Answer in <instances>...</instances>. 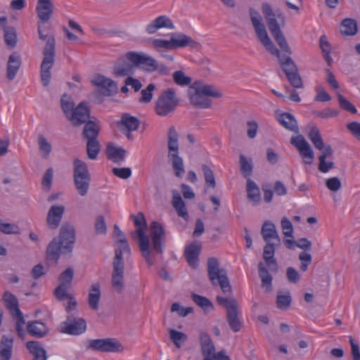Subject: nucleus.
Returning a JSON list of instances; mask_svg holds the SVG:
<instances>
[{"label":"nucleus","instance_id":"4","mask_svg":"<svg viewBox=\"0 0 360 360\" xmlns=\"http://www.w3.org/2000/svg\"><path fill=\"white\" fill-rule=\"evenodd\" d=\"M39 38L46 41L43 49V60L40 67L41 79L44 86H48L51 82V75L50 70L53 65L56 55L55 39L53 35L44 34L40 26L38 27Z\"/></svg>","mask_w":360,"mask_h":360},{"label":"nucleus","instance_id":"13","mask_svg":"<svg viewBox=\"0 0 360 360\" xmlns=\"http://www.w3.org/2000/svg\"><path fill=\"white\" fill-rule=\"evenodd\" d=\"M200 347L203 360H230L224 351L215 354V347L210 336L204 332L200 333Z\"/></svg>","mask_w":360,"mask_h":360},{"label":"nucleus","instance_id":"52","mask_svg":"<svg viewBox=\"0 0 360 360\" xmlns=\"http://www.w3.org/2000/svg\"><path fill=\"white\" fill-rule=\"evenodd\" d=\"M38 144L42 158H48L52 148L51 143L47 141L44 136L39 135L38 137Z\"/></svg>","mask_w":360,"mask_h":360},{"label":"nucleus","instance_id":"44","mask_svg":"<svg viewBox=\"0 0 360 360\" xmlns=\"http://www.w3.org/2000/svg\"><path fill=\"white\" fill-rule=\"evenodd\" d=\"M307 136L316 149L322 150L323 148V141L321 138L320 131L316 127H311Z\"/></svg>","mask_w":360,"mask_h":360},{"label":"nucleus","instance_id":"18","mask_svg":"<svg viewBox=\"0 0 360 360\" xmlns=\"http://www.w3.org/2000/svg\"><path fill=\"white\" fill-rule=\"evenodd\" d=\"M170 37L173 50L186 46H190L193 49H198L200 46V43L181 32L172 33Z\"/></svg>","mask_w":360,"mask_h":360},{"label":"nucleus","instance_id":"8","mask_svg":"<svg viewBox=\"0 0 360 360\" xmlns=\"http://www.w3.org/2000/svg\"><path fill=\"white\" fill-rule=\"evenodd\" d=\"M250 16L255 32L261 43L266 50L279 59L282 56L281 55L279 50L276 47L271 39L269 37L264 25L262 22V18L259 13L253 8H250Z\"/></svg>","mask_w":360,"mask_h":360},{"label":"nucleus","instance_id":"21","mask_svg":"<svg viewBox=\"0 0 360 360\" xmlns=\"http://www.w3.org/2000/svg\"><path fill=\"white\" fill-rule=\"evenodd\" d=\"M174 27V23L167 15H160L146 25V31L148 34H152L161 28L173 30Z\"/></svg>","mask_w":360,"mask_h":360},{"label":"nucleus","instance_id":"49","mask_svg":"<svg viewBox=\"0 0 360 360\" xmlns=\"http://www.w3.org/2000/svg\"><path fill=\"white\" fill-rule=\"evenodd\" d=\"M100 151V144L96 139L87 140L86 152L89 159L95 160Z\"/></svg>","mask_w":360,"mask_h":360},{"label":"nucleus","instance_id":"23","mask_svg":"<svg viewBox=\"0 0 360 360\" xmlns=\"http://www.w3.org/2000/svg\"><path fill=\"white\" fill-rule=\"evenodd\" d=\"M21 64L22 59L18 53L13 52L10 55L6 67V77L8 80H13L21 66Z\"/></svg>","mask_w":360,"mask_h":360},{"label":"nucleus","instance_id":"19","mask_svg":"<svg viewBox=\"0 0 360 360\" xmlns=\"http://www.w3.org/2000/svg\"><path fill=\"white\" fill-rule=\"evenodd\" d=\"M65 210V207L63 205H53L51 206L46 217V223L49 229H56L59 226Z\"/></svg>","mask_w":360,"mask_h":360},{"label":"nucleus","instance_id":"36","mask_svg":"<svg viewBox=\"0 0 360 360\" xmlns=\"http://www.w3.org/2000/svg\"><path fill=\"white\" fill-rule=\"evenodd\" d=\"M127 151L119 147L108 145L106 148L108 158L115 163H120L125 158Z\"/></svg>","mask_w":360,"mask_h":360},{"label":"nucleus","instance_id":"32","mask_svg":"<svg viewBox=\"0 0 360 360\" xmlns=\"http://www.w3.org/2000/svg\"><path fill=\"white\" fill-rule=\"evenodd\" d=\"M271 35L274 37L275 41L278 44L280 48L285 53L290 54L291 49L285 39V36L282 33L279 25L269 28Z\"/></svg>","mask_w":360,"mask_h":360},{"label":"nucleus","instance_id":"10","mask_svg":"<svg viewBox=\"0 0 360 360\" xmlns=\"http://www.w3.org/2000/svg\"><path fill=\"white\" fill-rule=\"evenodd\" d=\"M218 304L226 309V320L230 328L235 333L238 332L242 323L238 318V307L236 299L217 297Z\"/></svg>","mask_w":360,"mask_h":360},{"label":"nucleus","instance_id":"34","mask_svg":"<svg viewBox=\"0 0 360 360\" xmlns=\"http://www.w3.org/2000/svg\"><path fill=\"white\" fill-rule=\"evenodd\" d=\"M258 273L261 279L262 287L269 292L272 289L273 277L262 262L258 264Z\"/></svg>","mask_w":360,"mask_h":360},{"label":"nucleus","instance_id":"54","mask_svg":"<svg viewBox=\"0 0 360 360\" xmlns=\"http://www.w3.org/2000/svg\"><path fill=\"white\" fill-rule=\"evenodd\" d=\"M53 177V169L50 167L45 172L41 181V186L44 191L49 192L51 190Z\"/></svg>","mask_w":360,"mask_h":360},{"label":"nucleus","instance_id":"61","mask_svg":"<svg viewBox=\"0 0 360 360\" xmlns=\"http://www.w3.org/2000/svg\"><path fill=\"white\" fill-rule=\"evenodd\" d=\"M290 84L295 89L303 88V83L298 70L286 75Z\"/></svg>","mask_w":360,"mask_h":360},{"label":"nucleus","instance_id":"27","mask_svg":"<svg viewBox=\"0 0 360 360\" xmlns=\"http://www.w3.org/2000/svg\"><path fill=\"white\" fill-rule=\"evenodd\" d=\"M27 333L32 337L41 338L49 333L48 327L39 321H29L27 326Z\"/></svg>","mask_w":360,"mask_h":360},{"label":"nucleus","instance_id":"25","mask_svg":"<svg viewBox=\"0 0 360 360\" xmlns=\"http://www.w3.org/2000/svg\"><path fill=\"white\" fill-rule=\"evenodd\" d=\"M201 245L194 242L188 245L184 251L187 262L192 268H195L198 264V256L200 253Z\"/></svg>","mask_w":360,"mask_h":360},{"label":"nucleus","instance_id":"12","mask_svg":"<svg viewBox=\"0 0 360 360\" xmlns=\"http://www.w3.org/2000/svg\"><path fill=\"white\" fill-rule=\"evenodd\" d=\"M86 321L83 318L69 314L65 321L60 323L59 332L70 335H80L86 332Z\"/></svg>","mask_w":360,"mask_h":360},{"label":"nucleus","instance_id":"15","mask_svg":"<svg viewBox=\"0 0 360 360\" xmlns=\"http://www.w3.org/2000/svg\"><path fill=\"white\" fill-rule=\"evenodd\" d=\"M290 143L297 148L306 164L310 165L313 162L314 151L302 135L299 134L296 136H292Z\"/></svg>","mask_w":360,"mask_h":360},{"label":"nucleus","instance_id":"30","mask_svg":"<svg viewBox=\"0 0 360 360\" xmlns=\"http://www.w3.org/2000/svg\"><path fill=\"white\" fill-rule=\"evenodd\" d=\"M278 122L286 129L295 133L299 132V127L295 117L289 112H283L277 118Z\"/></svg>","mask_w":360,"mask_h":360},{"label":"nucleus","instance_id":"5","mask_svg":"<svg viewBox=\"0 0 360 360\" xmlns=\"http://www.w3.org/2000/svg\"><path fill=\"white\" fill-rule=\"evenodd\" d=\"M115 257L112 261V273L111 284L117 292H122L124 289V257L131 255L129 245H115Z\"/></svg>","mask_w":360,"mask_h":360},{"label":"nucleus","instance_id":"1","mask_svg":"<svg viewBox=\"0 0 360 360\" xmlns=\"http://www.w3.org/2000/svg\"><path fill=\"white\" fill-rule=\"evenodd\" d=\"M131 217L134 219L135 226H138L136 234L142 256L148 266H153L155 264V253L163 252L165 238L164 228L158 221H153L150 224L149 236L152 241L153 249H151L148 237L145 234L147 224L143 214L139 212L136 216L131 215Z\"/></svg>","mask_w":360,"mask_h":360},{"label":"nucleus","instance_id":"45","mask_svg":"<svg viewBox=\"0 0 360 360\" xmlns=\"http://www.w3.org/2000/svg\"><path fill=\"white\" fill-rule=\"evenodd\" d=\"M239 164L241 174L248 180L252 173L253 165L252 160H248L244 155H240Z\"/></svg>","mask_w":360,"mask_h":360},{"label":"nucleus","instance_id":"31","mask_svg":"<svg viewBox=\"0 0 360 360\" xmlns=\"http://www.w3.org/2000/svg\"><path fill=\"white\" fill-rule=\"evenodd\" d=\"M26 347L30 353L33 355V360L47 359L46 352L39 342L35 340L28 341L26 343Z\"/></svg>","mask_w":360,"mask_h":360},{"label":"nucleus","instance_id":"53","mask_svg":"<svg viewBox=\"0 0 360 360\" xmlns=\"http://www.w3.org/2000/svg\"><path fill=\"white\" fill-rule=\"evenodd\" d=\"M69 286L65 285L64 284H60L53 291L55 297L59 301H63L68 300L72 295L68 292Z\"/></svg>","mask_w":360,"mask_h":360},{"label":"nucleus","instance_id":"39","mask_svg":"<svg viewBox=\"0 0 360 360\" xmlns=\"http://www.w3.org/2000/svg\"><path fill=\"white\" fill-rule=\"evenodd\" d=\"M4 300L7 309L12 316L22 313L18 307V300L14 295L9 292H5L4 294Z\"/></svg>","mask_w":360,"mask_h":360},{"label":"nucleus","instance_id":"42","mask_svg":"<svg viewBox=\"0 0 360 360\" xmlns=\"http://www.w3.org/2000/svg\"><path fill=\"white\" fill-rule=\"evenodd\" d=\"M73 165L74 177H91L87 165L84 162L77 158L74 160Z\"/></svg>","mask_w":360,"mask_h":360},{"label":"nucleus","instance_id":"11","mask_svg":"<svg viewBox=\"0 0 360 360\" xmlns=\"http://www.w3.org/2000/svg\"><path fill=\"white\" fill-rule=\"evenodd\" d=\"M86 349L105 353L122 352L124 349L122 344L112 338L90 340Z\"/></svg>","mask_w":360,"mask_h":360},{"label":"nucleus","instance_id":"46","mask_svg":"<svg viewBox=\"0 0 360 360\" xmlns=\"http://www.w3.org/2000/svg\"><path fill=\"white\" fill-rule=\"evenodd\" d=\"M262 13L266 20L268 27H275L278 25L276 19V14L274 13L271 6L269 4H263L262 7Z\"/></svg>","mask_w":360,"mask_h":360},{"label":"nucleus","instance_id":"9","mask_svg":"<svg viewBox=\"0 0 360 360\" xmlns=\"http://www.w3.org/2000/svg\"><path fill=\"white\" fill-rule=\"evenodd\" d=\"M179 100L175 90L168 88L164 90L155 102V111L162 117L168 116L174 112L179 105Z\"/></svg>","mask_w":360,"mask_h":360},{"label":"nucleus","instance_id":"57","mask_svg":"<svg viewBox=\"0 0 360 360\" xmlns=\"http://www.w3.org/2000/svg\"><path fill=\"white\" fill-rule=\"evenodd\" d=\"M114 240L115 245H129L125 234L117 224L114 225Z\"/></svg>","mask_w":360,"mask_h":360},{"label":"nucleus","instance_id":"60","mask_svg":"<svg viewBox=\"0 0 360 360\" xmlns=\"http://www.w3.org/2000/svg\"><path fill=\"white\" fill-rule=\"evenodd\" d=\"M74 276V271L72 268L68 267L64 271H63L59 276L60 284H64L68 285L71 284Z\"/></svg>","mask_w":360,"mask_h":360},{"label":"nucleus","instance_id":"16","mask_svg":"<svg viewBox=\"0 0 360 360\" xmlns=\"http://www.w3.org/2000/svg\"><path fill=\"white\" fill-rule=\"evenodd\" d=\"M92 84L97 86L98 91L103 96H110L117 92L116 82L101 75H97L92 80Z\"/></svg>","mask_w":360,"mask_h":360},{"label":"nucleus","instance_id":"20","mask_svg":"<svg viewBox=\"0 0 360 360\" xmlns=\"http://www.w3.org/2000/svg\"><path fill=\"white\" fill-rule=\"evenodd\" d=\"M53 10L54 6L51 0H37L36 11L42 22H46L50 20Z\"/></svg>","mask_w":360,"mask_h":360},{"label":"nucleus","instance_id":"28","mask_svg":"<svg viewBox=\"0 0 360 360\" xmlns=\"http://www.w3.org/2000/svg\"><path fill=\"white\" fill-rule=\"evenodd\" d=\"M172 206L176 212L179 217L188 219V213L186 207V205L182 200V198L176 190L172 191Z\"/></svg>","mask_w":360,"mask_h":360},{"label":"nucleus","instance_id":"29","mask_svg":"<svg viewBox=\"0 0 360 360\" xmlns=\"http://www.w3.org/2000/svg\"><path fill=\"white\" fill-rule=\"evenodd\" d=\"M13 347V338L3 335L0 342V360H11Z\"/></svg>","mask_w":360,"mask_h":360},{"label":"nucleus","instance_id":"41","mask_svg":"<svg viewBox=\"0 0 360 360\" xmlns=\"http://www.w3.org/2000/svg\"><path fill=\"white\" fill-rule=\"evenodd\" d=\"M278 61L285 75L298 70L296 64L289 56H282Z\"/></svg>","mask_w":360,"mask_h":360},{"label":"nucleus","instance_id":"55","mask_svg":"<svg viewBox=\"0 0 360 360\" xmlns=\"http://www.w3.org/2000/svg\"><path fill=\"white\" fill-rule=\"evenodd\" d=\"M155 89V86L153 84H150L147 86L145 89L141 91V96L139 99V101L141 103H148L151 101L153 98V91Z\"/></svg>","mask_w":360,"mask_h":360},{"label":"nucleus","instance_id":"2","mask_svg":"<svg viewBox=\"0 0 360 360\" xmlns=\"http://www.w3.org/2000/svg\"><path fill=\"white\" fill-rule=\"evenodd\" d=\"M75 241V230L70 224H63L60 229L59 238H54L46 248V258L57 262L61 251L70 253Z\"/></svg>","mask_w":360,"mask_h":360},{"label":"nucleus","instance_id":"50","mask_svg":"<svg viewBox=\"0 0 360 360\" xmlns=\"http://www.w3.org/2000/svg\"><path fill=\"white\" fill-rule=\"evenodd\" d=\"M193 301L205 311H209L213 308L212 303L205 297L195 293L191 295Z\"/></svg>","mask_w":360,"mask_h":360},{"label":"nucleus","instance_id":"33","mask_svg":"<svg viewBox=\"0 0 360 360\" xmlns=\"http://www.w3.org/2000/svg\"><path fill=\"white\" fill-rule=\"evenodd\" d=\"M101 285L99 283H95L90 287L89 292L88 304L89 307L93 310L98 309V303L101 299Z\"/></svg>","mask_w":360,"mask_h":360},{"label":"nucleus","instance_id":"40","mask_svg":"<svg viewBox=\"0 0 360 360\" xmlns=\"http://www.w3.org/2000/svg\"><path fill=\"white\" fill-rule=\"evenodd\" d=\"M340 33L345 36H353L357 32V24L355 20L346 18L340 25Z\"/></svg>","mask_w":360,"mask_h":360},{"label":"nucleus","instance_id":"56","mask_svg":"<svg viewBox=\"0 0 360 360\" xmlns=\"http://www.w3.org/2000/svg\"><path fill=\"white\" fill-rule=\"evenodd\" d=\"M205 182L212 188L216 186V181L213 171L206 165L202 166Z\"/></svg>","mask_w":360,"mask_h":360},{"label":"nucleus","instance_id":"24","mask_svg":"<svg viewBox=\"0 0 360 360\" xmlns=\"http://www.w3.org/2000/svg\"><path fill=\"white\" fill-rule=\"evenodd\" d=\"M276 243H266L264 247L263 258L269 269L273 272H277L278 266L277 261L274 257L275 245Z\"/></svg>","mask_w":360,"mask_h":360},{"label":"nucleus","instance_id":"26","mask_svg":"<svg viewBox=\"0 0 360 360\" xmlns=\"http://www.w3.org/2000/svg\"><path fill=\"white\" fill-rule=\"evenodd\" d=\"M261 234L266 243H271V240H276L278 245L280 244V238L275 225L270 221H265L261 229Z\"/></svg>","mask_w":360,"mask_h":360},{"label":"nucleus","instance_id":"14","mask_svg":"<svg viewBox=\"0 0 360 360\" xmlns=\"http://www.w3.org/2000/svg\"><path fill=\"white\" fill-rule=\"evenodd\" d=\"M126 58L136 67L141 68L147 72H154L157 60L153 57L143 52L129 51L126 53Z\"/></svg>","mask_w":360,"mask_h":360},{"label":"nucleus","instance_id":"59","mask_svg":"<svg viewBox=\"0 0 360 360\" xmlns=\"http://www.w3.org/2000/svg\"><path fill=\"white\" fill-rule=\"evenodd\" d=\"M338 100L339 102V105L340 108L346 111L350 112L352 113H356L357 110L356 107L351 103L349 101H347L342 95L340 93L337 94Z\"/></svg>","mask_w":360,"mask_h":360},{"label":"nucleus","instance_id":"38","mask_svg":"<svg viewBox=\"0 0 360 360\" xmlns=\"http://www.w3.org/2000/svg\"><path fill=\"white\" fill-rule=\"evenodd\" d=\"M247 196L249 200L252 202L254 205H257L260 202L261 195L259 187L250 179L247 181Z\"/></svg>","mask_w":360,"mask_h":360},{"label":"nucleus","instance_id":"6","mask_svg":"<svg viewBox=\"0 0 360 360\" xmlns=\"http://www.w3.org/2000/svg\"><path fill=\"white\" fill-rule=\"evenodd\" d=\"M168 158L171 161L174 174L181 177L185 173L184 160L179 156V134L174 126H171L167 131Z\"/></svg>","mask_w":360,"mask_h":360},{"label":"nucleus","instance_id":"48","mask_svg":"<svg viewBox=\"0 0 360 360\" xmlns=\"http://www.w3.org/2000/svg\"><path fill=\"white\" fill-rule=\"evenodd\" d=\"M172 78L176 84L181 86H188L192 82L191 77L186 76L182 70L174 72Z\"/></svg>","mask_w":360,"mask_h":360},{"label":"nucleus","instance_id":"64","mask_svg":"<svg viewBox=\"0 0 360 360\" xmlns=\"http://www.w3.org/2000/svg\"><path fill=\"white\" fill-rule=\"evenodd\" d=\"M281 226L282 228L284 236L290 238L293 237V226L290 219H288L287 217L282 218L281 221Z\"/></svg>","mask_w":360,"mask_h":360},{"label":"nucleus","instance_id":"35","mask_svg":"<svg viewBox=\"0 0 360 360\" xmlns=\"http://www.w3.org/2000/svg\"><path fill=\"white\" fill-rule=\"evenodd\" d=\"M119 125L122 131H135L139 126V120L134 116L124 114L122 115Z\"/></svg>","mask_w":360,"mask_h":360},{"label":"nucleus","instance_id":"37","mask_svg":"<svg viewBox=\"0 0 360 360\" xmlns=\"http://www.w3.org/2000/svg\"><path fill=\"white\" fill-rule=\"evenodd\" d=\"M100 131L98 124L94 121H88L85 123L82 135L87 140L96 139Z\"/></svg>","mask_w":360,"mask_h":360},{"label":"nucleus","instance_id":"7","mask_svg":"<svg viewBox=\"0 0 360 360\" xmlns=\"http://www.w3.org/2000/svg\"><path fill=\"white\" fill-rule=\"evenodd\" d=\"M207 274L210 281L214 286H219L224 293L230 292L231 286L226 269L219 267L217 258L207 259Z\"/></svg>","mask_w":360,"mask_h":360},{"label":"nucleus","instance_id":"58","mask_svg":"<svg viewBox=\"0 0 360 360\" xmlns=\"http://www.w3.org/2000/svg\"><path fill=\"white\" fill-rule=\"evenodd\" d=\"M291 303V296L290 292L285 295L278 294L276 299L277 307L280 309H287Z\"/></svg>","mask_w":360,"mask_h":360},{"label":"nucleus","instance_id":"51","mask_svg":"<svg viewBox=\"0 0 360 360\" xmlns=\"http://www.w3.org/2000/svg\"><path fill=\"white\" fill-rule=\"evenodd\" d=\"M4 41L7 46L14 48L17 44V34L13 27L4 29Z\"/></svg>","mask_w":360,"mask_h":360},{"label":"nucleus","instance_id":"63","mask_svg":"<svg viewBox=\"0 0 360 360\" xmlns=\"http://www.w3.org/2000/svg\"><path fill=\"white\" fill-rule=\"evenodd\" d=\"M0 231L5 234H18L20 233L17 225L1 221L0 222Z\"/></svg>","mask_w":360,"mask_h":360},{"label":"nucleus","instance_id":"62","mask_svg":"<svg viewBox=\"0 0 360 360\" xmlns=\"http://www.w3.org/2000/svg\"><path fill=\"white\" fill-rule=\"evenodd\" d=\"M169 334L170 339L178 348L181 347L180 342L185 341L187 339L186 334L174 329L169 330Z\"/></svg>","mask_w":360,"mask_h":360},{"label":"nucleus","instance_id":"3","mask_svg":"<svg viewBox=\"0 0 360 360\" xmlns=\"http://www.w3.org/2000/svg\"><path fill=\"white\" fill-rule=\"evenodd\" d=\"M188 95L192 105L202 108L211 106V100L207 97L219 98L221 94L212 85L195 81L188 89Z\"/></svg>","mask_w":360,"mask_h":360},{"label":"nucleus","instance_id":"43","mask_svg":"<svg viewBox=\"0 0 360 360\" xmlns=\"http://www.w3.org/2000/svg\"><path fill=\"white\" fill-rule=\"evenodd\" d=\"M91 177H74V182L78 193L85 196L89 188Z\"/></svg>","mask_w":360,"mask_h":360},{"label":"nucleus","instance_id":"17","mask_svg":"<svg viewBox=\"0 0 360 360\" xmlns=\"http://www.w3.org/2000/svg\"><path fill=\"white\" fill-rule=\"evenodd\" d=\"M90 117V110L85 103H80L68 117L72 124L79 127L87 122Z\"/></svg>","mask_w":360,"mask_h":360},{"label":"nucleus","instance_id":"47","mask_svg":"<svg viewBox=\"0 0 360 360\" xmlns=\"http://www.w3.org/2000/svg\"><path fill=\"white\" fill-rule=\"evenodd\" d=\"M60 105L67 117L75 109V103L72 97L66 94H63L60 98Z\"/></svg>","mask_w":360,"mask_h":360},{"label":"nucleus","instance_id":"22","mask_svg":"<svg viewBox=\"0 0 360 360\" xmlns=\"http://www.w3.org/2000/svg\"><path fill=\"white\" fill-rule=\"evenodd\" d=\"M135 65L129 61L126 55L121 57L114 65L113 72L117 77H126L133 74Z\"/></svg>","mask_w":360,"mask_h":360}]
</instances>
